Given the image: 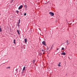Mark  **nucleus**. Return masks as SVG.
Returning a JSON list of instances; mask_svg holds the SVG:
<instances>
[{
  "label": "nucleus",
  "mask_w": 77,
  "mask_h": 77,
  "mask_svg": "<svg viewBox=\"0 0 77 77\" xmlns=\"http://www.w3.org/2000/svg\"><path fill=\"white\" fill-rule=\"evenodd\" d=\"M49 14H50V15H51V17H53V16H54V13L51 12H50Z\"/></svg>",
  "instance_id": "nucleus-2"
},
{
  "label": "nucleus",
  "mask_w": 77,
  "mask_h": 77,
  "mask_svg": "<svg viewBox=\"0 0 77 77\" xmlns=\"http://www.w3.org/2000/svg\"><path fill=\"white\" fill-rule=\"evenodd\" d=\"M14 44H16V43H15V39H14Z\"/></svg>",
  "instance_id": "nucleus-9"
},
{
  "label": "nucleus",
  "mask_w": 77,
  "mask_h": 77,
  "mask_svg": "<svg viewBox=\"0 0 77 77\" xmlns=\"http://www.w3.org/2000/svg\"><path fill=\"white\" fill-rule=\"evenodd\" d=\"M52 72H53L52 71Z\"/></svg>",
  "instance_id": "nucleus-28"
},
{
  "label": "nucleus",
  "mask_w": 77,
  "mask_h": 77,
  "mask_svg": "<svg viewBox=\"0 0 77 77\" xmlns=\"http://www.w3.org/2000/svg\"><path fill=\"white\" fill-rule=\"evenodd\" d=\"M20 19H19V22L18 23V24H20Z\"/></svg>",
  "instance_id": "nucleus-11"
},
{
  "label": "nucleus",
  "mask_w": 77,
  "mask_h": 77,
  "mask_svg": "<svg viewBox=\"0 0 77 77\" xmlns=\"http://www.w3.org/2000/svg\"><path fill=\"white\" fill-rule=\"evenodd\" d=\"M26 14H26V13H25V14H24V16H26Z\"/></svg>",
  "instance_id": "nucleus-19"
},
{
  "label": "nucleus",
  "mask_w": 77,
  "mask_h": 77,
  "mask_svg": "<svg viewBox=\"0 0 77 77\" xmlns=\"http://www.w3.org/2000/svg\"><path fill=\"white\" fill-rule=\"evenodd\" d=\"M44 53H44H44H43V54H44Z\"/></svg>",
  "instance_id": "nucleus-27"
},
{
  "label": "nucleus",
  "mask_w": 77,
  "mask_h": 77,
  "mask_svg": "<svg viewBox=\"0 0 77 77\" xmlns=\"http://www.w3.org/2000/svg\"><path fill=\"white\" fill-rule=\"evenodd\" d=\"M17 32L18 35H20V32L19 31V30H17Z\"/></svg>",
  "instance_id": "nucleus-5"
},
{
  "label": "nucleus",
  "mask_w": 77,
  "mask_h": 77,
  "mask_svg": "<svg viewBox=\"0 0 77 77\" xmlns=\"http://www.w3.org/2000/svg\"><path fill=\"white\" fill-rule=\"evenodd\" d=\"M62 55H66V53L65 52H62L61 53Z\"/></svg>",
  "instance_id": "nucleus-4"
},
{
  "label": "nucleus",
  "mask_w": 77,
  "mask_h": 77,
  "mask_svg": "<svg viewBox=\"0 0 77 77\" xmlns=\"http://www.w3.org/2000/svg\"><path fill=\"white\" fill-rule=\"evenodd\" d=\"M2 29L0 28V32H2Z\"/></svg>",
  "instance_id": "nucleus-17"
},
{
  "label": "nucleus",
  "mask_w": 77,
  "mask_h": 77,
  "mask_svg": "<svg viewBox=\"0 0 77 77\" xmlns=\"http://www.w3.org/2000/svg\"><path fill=\"white\" fill-rule=\"evenodd\" d=\"M62 50H64V48H62Z\"/></svg>",
  "instance_id": "nucleus-20"
},
{
  "label": "nucleus",
  "mask_w": 77,
  "mask_h": 77,
  "mask_svg": "<svg viewBox=\"0 0 77 77\" xmlns=\"http://www.w3.org/2000/svg\"><path fill=\"white\" fill-rule=\"evenodd\" d=\"M53 47V46H52L51 47V48H52V47Z\"/></svg>",
  "instance_id": "nucleus-24"
},
{
  "label": "nucleus",
  "mask_w": 77,
  "mask_h": 77,
  "mask_svg": "<svg viewBox=\"0 0 77 77\" xmlns=\"http://www.w3.org/2000/svg\"><path fill=\"white\" fill-rule=\"evenodd\" d=\"M35 61H36V60H33V62L34 63H35Z\"/></svg>",
  "instance_id": "nucleus-16"
},
{
  "label": "nucleus",
  "mask_w": 77,
  "mask_h": 77,
  "mask_svg": "<svg viewBox=\"0 0 77 77\" xmlns=\"http://www.w3.org/2000/svg\"><path fill=\"white\" fill-rule=\"evenodd\" d=\"M24 41L25 43H26L27 42V39L26 38L25 39Z\"/></svg>",
  "instance_id": "nucleus-7"
},
{
  "label": "nucleus",
  "mask_w": 77,
  "mask_h": 77,
  "mask_svg": "<svg viewBox=\"0 0 77 77\" xmlns=\"http://www.w3.org/2000/svg\"><path fill=\"white\" fill-rule=\"evenodd\" d=\"M26 69V67L25 66H24L23 68V69L22 70V71H25V69Z\"/></svg>",
  "instance_id": "nucleus-6"
},
{
  "label": "nucleus",
  "mask_w": 77,
  "mask_h": 77,
  "mask_svg": "<svg viewBox=\"0 0 77 77\" xmlns=\"http://www.w3.org/2000/svg\"><path fill=\"white\" fill-rule=\"evenodd\" d=\"M57 50H58V48L57 49Z\"/></svg>",
  "instance_id": "nucleus-26"
},
{
  "label": "nucleus",
  "mask_w": 77,
  "mask_h": 77,
  "mask_svg": "<svg viewBox=\"0 0 77 77\" xmlns=\"http://www.w3.org/2000/svg\"><path fill=\"white\" fill-rule=\"evenodd\" d=\"M25 11H27V8H25Z\"/></svg>",
  "instance_id": "nucleus-23"
},
{
  "label": "nucleus",
  "mask_w": 77,
  "mask_h": 77,
  "mask_svg": "<svg viewBox=\"0 0 77 77\" xmlns=\"http://www.w3.org/2000/svg\"><path fill=\"white\" fill-rule=\"evenodd\" d=\"M30 30L31 31H32V32H33V29H30Z\"/></svg>",
  "instance_id": "nucleus-18"
},
{
  "label": "nucleus",
  "mask_w": 77,
  "mask_h": 77,
  "mask_svg": "<svg viewBox=\"0 0 77 77\" xmlns=\"http://www.w3.org/2000/svg\"><path fill=\"white\" fill-rule=\"evenodd\" d=\"M66 43L67 44V45H68V44H69V43H68V40H67L66 41Z\"/></svg>",
  "instance_id": "nucleus-8"
},
{
  "label": "nucleus",
  "mask_w": 77,
  "mask_h": 77,
  "mask_svg": "<svg viewBox=\"0 0 77 77\" xmlns=\"http://www.w3.org/2000/svg\"><path fill=\"white\" fill-rule=\"evenodd\" d=\"M23 8V5H20L18 8V9H21Z\"/></svg>",
  "instance_id": "nucleus-3"
},
{
  "label": "nucleus",
  "mask_w": 77,
  "mask_h": 77,
  "mask_svg": "<svg viewBox=\"0 0 77 77\" xmlns=\"http://www.w3.org/2000/svg\"><path fill=\"white\" fill-rule=\"evenodd\" d=\"M42 52H44L45 51H44L43 49H42Z\"/></svg>",
  "instance_id": "nucleus-12"
},
{
  "label": "nucleus",
  "mask_w": 77,
  "mask_h": 77,
  "mask_svg": "<svg viewBox=\"0 0 77 77\" xmlns=\"http://www.w3.org/2000/svg\"><path fill=\"white\" fill-rule=\"evenodd\" d=\"M58 66H60V64H59Z\"/></svg>",
  "instance_id": "nucleus-22"
},
{
  "label": "nucleus",
  "mask_w": 77,
  "mask_h": 77,
  "mask_svg": "<svg viewBox=\"0 0 77 77\" xmlns=\"http://www.w3.org/2000/svg\"><path fill=\"white\" fill-rule=\"evenodd\" d=\"M14 1V0H11V3H12Z\"/></svg>",
  "instance_id": "nucleus-14"
},
{
  "label": "nucleus",
  "mask_w": 77,
  "mask_h": 77,
  "mask_svg": "<svg viewBox=\"0 0 77 77\" xmlns=\"http://www.w3.org/2000/svg\"><path fill=\"white\" fill-rule=\"evenodd\" d=\"M42 44L43 45H45V46H47V45L46 44V43L45 42V41H43V42H42Z\"/></svg>",
  "instance_id": "nucleus-1"
},
{
  "label": "nucleus",
  "mask_w": 77,
  "mask_h": 77,
  "mask_svg": "<svg viewBox=\"0 0 77 77\" xmlns=\"http://www.w3.org/2000/svg\"><path fill=\"white\" fill-rule=\"evenodd\" d=\"M16 12H17V14H18V13H19V11H17Z\"/></svg>",
  "instance_id": "nucleus-13"
},
{
  "label": "nucleus",
  "mask_w": 77,
  "mask_h": 77,
  "mask_svg": "<svg viewBox=\"0 0 77 77\" xmlns=\"http://www.w3.org/2000/svg\"><path fill=\"white\" fill-rule=\"evenodd\" d=\"M17 26H18V27H20V24L18 23Z\"/></svg>",
  "instance_id": "nucleus-21"
},
{
  "label": "nucleus",
  "mask_w": 77,
  "mask_h": 77,
  "mask_svg": "<svg viewBox=\"0 0 77 77\" xmlns=\"http://www.w3.org/2000/svg\"><path fill=\"white\" fill-rule=\"evenodd\" d=\"M61 63H60L59 64H60Z\"/></svg>",
  "instance_id": "nucleus-25"
},
{
  "label": "nucleus",
  "mask_w": 77,
  "mask_h": 77,
  "mask_svg": "<svg viewBox=\"0 0 77 77\" xmlns=\"http://www.w3.org/2000/svg\"><path fill=\"white\" fill-rule=\"evenodd\" d=\"M24 6L25 7V9H26V8H27V5H24Z\"/></svg>",
  "instance_id": "nucleus-10"
},
{
  "label": "nucleus",
  "mask_w": 77,
  "mask_h": 77,
  "mask_svg": "<svg viewBox=\"0 0 77 77\" xmlns=\"http://www.w3.org/2000/svg\"><path fill=\"white\" fill-rule=\"evenodd\" d=\"M7 68H8L9 69H10V68H11V67L10 66L8 67Z\"/></svg>",
  "instance_id": "nucleus-15"
}]
</instances>
